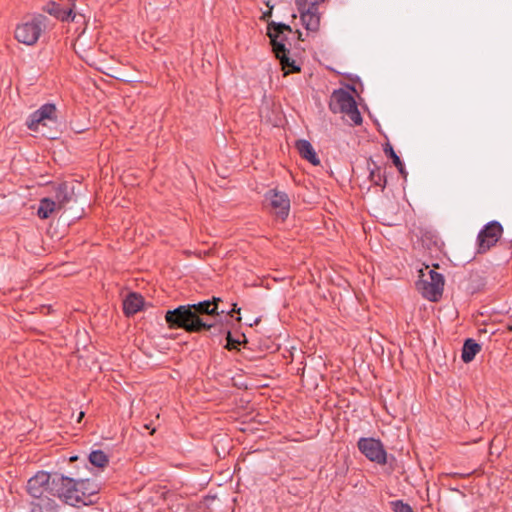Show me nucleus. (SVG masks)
Here are the masks:
<instances>
[{"instance_id": "nucleus-1", "label": "nucleus", "mask_w": 512, "mask_h": 512, "mask_svg": "<svg viewBox=\"0 0 512 512\" xmlns=\"http://www.w3.org/2000/svg\"><path fill=\"white\" fill-rule=\"evenodd\" d=\"M220 298L201 301L196 304L181 305L174 310H168L165 320L171 329H183L189 333H198L215 326L214 322H208L204 316L218 315V302Z\"/></svg>"}, {"instance_id": "nucleus-2", "label": "nucleus", "mask_w": 512, "mask_h": 512, "mask_svg": "<svg viewBox=\"0 0 512 512\" xmlns=\"http://www.w3.org/2000/svg\"><path fill=\"white\" fill-rule=\"evenodd\" d=\"M329 107L333 113H340L350 125L358 126L362 123V116L353 95L344 89L335 90L330 98Z\"/></svg>"}, {"instance_id": "nucleus-3", "label": "nucleus", "mask_w": 512, "mask_h": 512, "mask_svg": "<svg viewBox=\"0 0 512 512\" xmlns=\"http://www.w3.org/2000/svg\"><path fill=\"white\" fill-rule=\"evenodd\" d=\"M419 280L416 283L417 289L422 296L430 301H438L443 293L444 278L443 276L426 266L420 271Z\"/></svg>"}, {"instance_id": "nucleus-4", "label": "nucleus", "mask_w": 512, "mask_h": 512, "mask_svg": "<svg viewBox=\"0 0 512 512\" xmlns=\"http://www.w3.org/2000/svg\"><path fill=\"white\" fill-rule=\"evenodd\" d=\"M78 480L69 477L54 475L52 477L51 493L57 495L65 503L76 506L84 503V493L78 487Z\"/></svg>"}, {"instance_id": "nucleus-5", "label": "nucleus", "mask_w": 512, "mask_h": 512, "mask_svg": "<svg viewBox=\"0 0 512 512\" xmlns=\"http://www.w3.org/2000/svg\"><path fill=\"white\" fill-rule=\"evenodd\" d=\"M47 28V17L36 15L26 19L15 29V38L25 45H34L40 38L42 32Z\"/></svg>"}, {"instance_id": "nucleus-6", "label": "nucleus", "mask_w": 512, "mask_h": 512, "mask_svg": "<svg viewBox=\"0 0 512 512\" xmlns=\"http://www.w3.org/2000/svg\"><path fill=\"white\" fill-rule=\"evenodd\" d=\"M57 121L56 106L54 104H44L34 111L27 119L26 125L29 130L42 132L41 128L48 127Z\"/></svg>"}, {"instance_id": "nucleus-7", "label": "nucleus", "mask_w": 512, "mask_h": 512, "mask_svg": "<svg viewBox=\"0 0 512 512\" xmlns=\"http://www.w3.org/2000/svg\"><path fill=\"white\" fill-rule=\"evenodd\" d=\"M502 225L497 221L487 223L477 236V252L485 253L493 247L501 238Z\"/></svg>"}, {"instance_id": "nucleus-8", "label": "nucleus", "mask_w": 512, "mask_h": 512, "mask_svg": "<svg viewBox=\"0 0 512 512\" xmlns=\"http://www.w3.org/2000/svg\"><path fill=\"white\" fill-rule=\"evenodd\" d=\"M359 451L370 461L385 464L387 454L382 442L375 438H360L357 443Z\"/></svg>"}, {"instance_id": "nucleus-9", "label": "nucleus", "mask_w": 512, "mask_h": 512, "mask_svg": "<svg viewBox=\"0 0 512 512\" xmlns=\"http://www.w3.org/2000/svg\"><path fill=\"white\" fill-rule=\"evenodd\" d=\"M265 197L273 213L282 220L286 219L290 211L288 195L278 190H270L266 193Z\"/></svg>"}, {"instance_id": "nucleus-10", "label": "nucleus", "mask_w": 512, "mask_h": 512, "mask_svg": "<svg viewBox=\"0 0 512 512\" xmlns=\"http://www.w3.org/2000/svg\"><path fill=\"white\" fill-rule=\"evenodd\" d=\"M52 479L51 475L44 471L37 472L33 477L28 480L27 491L28 493L36 498H42L44 492H51Z\"/></svg>"}, {"instance_id": "nucleus-11", "label": "nucleus", "mask_w": 512, "mask_h": 512, "mask_svg": "<svg viewBox=\"0 0 512 512\" xmlns=\"http://www.w3.org/2000/svg\"><path fill=\"white\" fill-rule=\"evenodd\" d=\"M302 25L308 31L316 32L320 27L321 15L318 10V1L310 3L306 7L298 9Z\"/></svg>"}, {"instance_id": "nucleus-12", "label": "nucleus", "mask_w": 512, "mask_h": 512, "mask_svg": "<svg viewBox=\"0 0 512 512\" xmlns=\"http://www.w3.org/2000/svg\"><path fill=\"white\" fill-rule=\"evenodd\" d=\"M268 32L267 35L270 38L271 45L273 47V52L277 53V45L282 46L283 49H286L285 47V41H286V35L285 32H291V28L289 25L283 24V23H275L271 22L268 24Z\"/></svg>"}, {"instance_id": "nucleus-13", "label": "nucleus", "mask_w": 512, "mask_h": 512, "mask_svg": "<svg viewBox=\"0 0 512 512\" xmlns=\"http://www.w3.org/2000/svg\"><path fill=\"white\" fill-rule=\"evenodd\" d=\"M69 201V197L64 195V200H60V194L55 196V200L50 198H43L40 200L37 215L41 219H47L53 215L54 212L62 209Z\"/></svg>"}, {"instance_id": "nucleus-14", "label": "nucleus", "mask_w": 512, "mask_h": 512, "mask_svg": "<svg viewBox=\"0 0 512 512\" xmlns=\"http://www.w3.org/2000/svg\"><path fill=\"white\" fill-rule=\"evenodd\" d=\"M295 147L301 157L310 162L312 165L317 166L320 164V159L318 158L312 144L308 140H297Z\"/></svg>"}, {"instance_id": "nucleus-15", "label": "nucleus", "mask_w": 512, "mask_h": 512, "mask_svg": "<svg viewBox=\"0 0 512 512\" xmlns=\"http://www.w3.org/2000/svg\"><path fill=\"white\" fill-rule=\"evenodd\" d=\"M48 11L62 21H78L77 17L83 18V15L76 13L74 4L66 8L60 7L58 4H52Z\"/></svg>"}, {"instance_id": "nucleus-16", "label": "nucleus", "mask_w": 512, "mask_h": 512, "mask_svg": "<svg viewBox=\"0 0 512 512\" xmlns=\"http://www.w3.org/2000/svg\"><path fill=\"white\" fill-rule=\"evenodd\" d=\"M288 54V49H283L282 46L277 45V53L275 54V56L280 61L282 70L284 71V75L300 71L299 65L296 64L295 60L290 59L288 57Z\"/></svg>"}, {"instance_id": "nucleus-17", "label": "nucleus", "mask_w": 512, "mask_h": 512, "mask_svg": "<svg viewBox=\"0 0 512 512\" xmlns=\"http://www.w3.org/2000/svg\"><path fill=\"white\" fill-rule=\"evenodd\" d=\"M143 298L136 293L129 294L123 302V309L126 315H134L141 310L143 306Z\"/></svg>"}, {"instance_id": "nucleus-18", "label": "nucleus", "mask_w": 512, "mask_h": 512, "mask_svg": "<svg viewBox=\"0 0 512 512\" xmlns=\"http://www.w3.org/2000/svg\"><path fill=\"white\" fill-rule=\"evenodd\" d=\"M31 512H59V506L53 499L42 497L32 503Z\"/></svg>"}, {"instance_id": "nucleus-19", "label": "nucleus", "mask_w": 512, "mask_h": 512, "mask_svg": "<svg viewBox=\"0 0 512 512\" xmlns=\"http://www.w3.org/2000/svg\"><path fill=\"white\" fill-rule=\"evenodd\" d=\"M481 347L472 339H467L462 349V360L465 363L471 362L476 354L480 351Z\"/></svg>"}, {"instance_id": "nucleus-20", "label": "nucleus", "mask_w": 512, "mask_h": 512, "mask_svg": "<svg viewBox=\"0 0 512 512\" xmlns=\"http://www.w3.org/2000/svg\"><path fill=\"white\" fill-rule=\"evenodd\" d=\"M78 487L80 491H83L84 493V505L87 504V501H89V497L94 495L97 492V486L89 481V480H78Z\"/></svg>"}, {"instance_id": "nucleus-21", "label": "nucleus", "mask_w": 512, "mask_h": 512, "mask_svg": "<svg viewBox=\"0 0 512 512\" xmlns=\"http://www.w3.org/2000/svg\"><path fill=\"white\" fill-rule=\"evenodd\" d=\"M89 461L92 465L103 468L108 463V456L101 450H95L90 453Z\"/></svg>"}, {"instance_id": "nucleus-22", "label": "nucleus", "mask_w": 512, "mask_h": 512, "mask_svg": "<svg viewBox=\"0 0 512 512\" xmlns=\"http://www.w3.org/2000/svg\"><path fill=\"white\" fill-rule=\"evenodd\" d=\"M369 178H370V181L375 185V186H379L381 187L382 189L385 187L386 185V178L385 176L383 175L382 173V170L380 167L378 166H374V168H371L370 169V174H369Z\"/></svg>"}, {"instance_id": "nucleus-23", "label": "nucleus", "mask_w": 512, "mask_h": 512, "mask_svg": "<svg viewBox=\"0 0 512 512\" xmlns=\"http://www.w3.org/2000/svg\"><path fill=\"white\" fill-rule=\"evenodd\" d=\"M385 153L392 159L393 164L397 167L400 173L404 172V164L402 163L399 156L396 154V152L393 150L391 146L384 149Z\"/></svg>"}, {"instance_id": "nucleus-24", "label": "nucleus", "mask_w": 512, "mask_h": 512, "mask_svg": "<svg viewBox=\"0 0 512 512\" xmlns=\"http://www.w3.org/2000/svg\"><path fill=\"white\" fill-rule=\"evenodd\" d=\"M391 505L394 512H413L411 506L401 500L393 501Z\"/></svg>"}, {"instance_id": "nucleus-25", "label": "nucleus", "mask_w": 512, "mask_h": 512, "mask_svg": "<svg viewBox=\"0 0 512 512\" xmlns=\"http://www.w3.org/2000/svg\"><path fill=\"white\" fill-rule=\"evenodd\" d=\"M236 343H237L236 341H233V340H232V338H231V333H230V332H228V333H227V345H226V347H227L228 349H231V348L235 347V344H236Z\"/></svg>"}, {"instance_id": "nucleus-26", "label": "nucleus", "mask_w": 512, "mask_h": 512, "mask_svg": "<svg viewBox=\"0 0 512 512\" xmlns=\"http://www.w3.org/2000/svg\"><path fill=\"white\" fill-rule=\"evenodd\" d=\"M58 194H60V200H64V195H66L68 197L67 192H66V188L63 187V186H59V188H58V190L56 192V196Z\"/></svg>"}, {"instance_id": "nucleus-27", "label": "nucleus", "mask_w": 512, "mask_h": 512, "mask_svg": "<svg viewBox=\"0 0 512 512\" xmlns=\"http://www.w3.org/2000/svg\"><path fill=\"white\" fill-rule=\"evenodd\" d=\"M307 1L308 0H295V4L297 6V9H301V7H306L307 6Z\"/></svg>"}, {"instance_id": "nucleus-28", "label": "nucleus", "mask_w": 512, "mask_h": 512, "mask_svg": "<svg viewBox=\"0 0 512 512\" xmlns=\"http://www.w3.org/2000/svg\"><path fill=\"white\" fill-rule=\"evenodd\" d=\"M232 312H237V313H239V312H240V308H237V305H236V304H234V305H233V309H232V311L230 312V314H231Z\"/></svg>"}, {"instance_id": "nucleus-29", "label": "nucleus", "mask_w": 512, "mask_h": 512, "mask_svg": "<svg viewBox=\"0 0 512 512\" xmlns=\"http://www.w3.org/2000/svg\"><path fill=\"white\" fill-rule=\"evenodd\" d=\"M83 416H84V412H80L79 417H78V422L82 419Z\"/></svg>"}, {"instance_id": "nucleus-30", "label": "nucleus", "mask_w": 512, "mask_h": 512, "mask_svg": "<svg viewBox=\"0 0 512 512\" xmlns=\"http://www.w3.org/2000/svg\"><path fill=\"white\" fill-rule=\"evenodd\" d=\"M76 459H77V457L75 456V457H71V459H70V460H71V461H74V460H76Z\"/></svg>"}]
</instances>
